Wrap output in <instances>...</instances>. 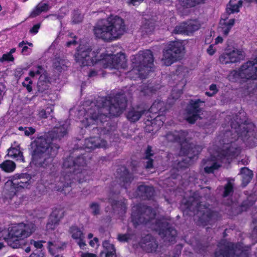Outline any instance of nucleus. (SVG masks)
Wrapping results in <instances>:
<instances>
[{
    "label": "nucleus",
    "mask_w": 257,
    "mask_h": 257,
    "mask_svg": "<svg viewBox=\"0 0 257 257\" xmlns=\"http://www.w3.org/2000/svg\"><path fill=\"white\" fill-rule=\"evenodd\" d=\"M254 125L251 123H239L237 125L231 123V130L226 132L225 137H231L229 139L226 138L223 140V145L221 150L214 153L211 152L212 157L215 155L218 163H229L230 160L237 156L240 152V147L237 145L241 142H244L249 147L255 146V137L254 135Z\"/></svg>",
    "instance_id": "obj_1"
},
{
    "label": "nucleus",
    "mask_w": 257,
    "mask_h": 257,
    "mask_svg": "<svg viewBox=\"0 0 257 257\" xmlns=\"http://www.w3.org/2000/svg\"><path fill=\"white\" fill-rule=\"evenodd\" d=\"M69 125L67 121L59 127L54 128L47 139L41 137L32 143L33 164L43 168L52 165L53 158L57 154L59 146L52 143L49 138L51 141L60 139L66 135Z\"/></svg>",
    "instance_id": "obj_2"
},
{
    "label": "nucleus",
    "mask_w": 257,
    "mask_h": 257,
    "mask_svg": "<svg viewBox=\"0 0 257 257\" xmlns=\"http://www.w3.org/2000/svg\"><path fill=\"white\" fill-rule=\"evenodd\" d=\"M76 62L81 67L99 64L105 68L119 70L126 66L125 56L122 53L116 55L100 53L98 49L92 51L87 44H80L74 55Z\"/></svg>",
    "instance_id": "obj_3"
},
{
    "label": "nucleus",
    "mask_w": 257,
    "mask_h": 257,
    "mask_svg": "<svg viewBox=\"0 0 257 257\" xmlns=\"http://www.w3.org/2000/svg\"><path fill=\"white\" fill-rule=\"evenodd\" d=\"M103 105L99 107L94 103L91 102L90 106L80 110V115L84 114L80 121L87 127L91 124H98L99 119L100 122L107 118V114L112 116L120 115L126 106V100L123 95H118L110 99L102 100Z\"/></svg>",
    "instance_id": "obj_4"
},
{
    "label": "nucleus",
    "mask_w": 257,
    "mask_h": 257,
    "mask_svg": "<svg viewBox=\"0 0 257 257\" xmlns=\"http://www.w3.org/2000/svg\"><path fill=\"white\" fill-rule=\"evenodd\" d=\"M133 210L132 221L136 226L144 224L149 228L158 232L159 235L165 237L169 241L174 240L176 235V231L169 226V223L166 219L156 218L155 211L151 208L145 206L141 207V210L137 213L135 211L138 210V207L134 206Z\"/></svg>",
    "instance_id": "obj_5"
},
{
    "label": "nucleus",
    "mask_w": 257,
    "mask_h": 257,
    "mask_svg": "<svg viewBox=\"0 0 257 257\" xmlns=\"http://www.w3.org/2000/svg\"><path fill=\"white\" fill-rule=\"evenodd\" d=\"M125 32L123 20L116 16L98 20L93 28L95 36L105 42L119 38Z\"/></svg>",
    "instance_id": "obj_6"
},
{
    "label": "nucleus",
    "mask_w": 257,
    "mask_h": 257,
    "mask_svg": "<svg viewBox=\"0 0 257 257\" xmlns=\"http://www.w3.org/2000/svg\"><path fill=\"white\" fill-rule=\"evenodd\" d=\"M36 230L32 223H20L12 224L0 231V238L6 241L8 245L13 248L22 247L25 239L29 237Z\"/></svg>",
    "instance_id": "obj_7"
},
{
    "label": "nucleus",
    "mask_w": 257,
    "mask_h": 257,
    "mask_svg": "<svg viewBox=\"0 0 257 257\" xmlns=\"http://www.w3.org/2000/svg\"><path fill=\"white\" fill-rule=\"evenodd\" d=\"M133 69L128 73L131 79H145L153 68L154 58L152 52L149 50L140 51L131 57Z\"/></svg>",
    "instance_id": "obj_8"
},
{
    "label": "nucleus",
    "mask_w": 257,
    "mask_h": 257,
    "mask_svg": "<svg viewBox=\"0 0 257 257\" xmlns=\"http://www.w3.org/2000/svg\"><path fill=\"white\" fill-rule=\"evenodd\" d=\"M228 77L232 81H237L238 78L243 80L257 79V58L244 63L238 71H232Z\"/></svg>",
    "instance_id": "obj_9"
},
{
    "label": "nucleus",
    "mask_w": 257,
    "mask_h": 257,
    "mask_svg": "<svg viewBox=\"0 0 257 257\" xmlns=\"http://www.w3.org/2000/svg\"><path fill=\"white\" fill-rule=\"evenodd\" d=\"M86 163V160L83 157H78L74 160L71 157H69L65 160L63 163V167L66 169H70V172H73L71 177L77 179L79 183L86 180V172L79 167H83Z\"/></svg>",
    "instance_id": "obj_10"
},
{
    "label": "nucleus",
    "mask_w": 257,
    "mask_h": 257,
    "mask_svg": "<svg viewBox=\"0 0 257 257\" xmlns=\"http://www.w3.org/2000/svg\"><path fill=\"white\" fill-rule=\"evenodd\" d=\"M184 47L179 41L170 42L163 51L162 63L166 66H170L183 56Z\"/></svg>",
    "instance_id": "obj_11"
},
{
    "label": "nucleus",
    "mask_w": 257,
    "mask_h": 257,
    "mask_svg": "<svg viewBox=\"0 0 257 257\" xmlns=\"http://www.w3.org/2000/svg\"><path fill=\"white\" fill-rule=\"evenodd\" d=\"M39 75L40 76L38 82V88L39 91L42 92L49 87V79L47 73L41 66H37L29 72V75L33 78Z\"/></svg>",
    "instance_id": "obj_12"
},
{
    "label": "nucleus",
    "mask_w": 257,
    "mask_h": 257,
    "mask_svg": "<svg viewBox=\"0 0 257 257\" xmlns=\"http://www.w3.org/2000/svg\"><path fill=\"white\" fill-rule=\"evenodd\" d=\"M244 57L242 51L237 49L226 50L219 57V61L222 64L236 63Z\"/></svg>",
    "instance_id": "obj_13"
},
{
    "label": "nucleus",
    "mask_w": 257,
    "mask_h": 257,
    "mask_svg": "<svg viewBox=\"0 0 257 257\" xmlns=\"http://www.w3.org/2000/svg\"><path fill=\"white\" fill-rule=\"evenodd\" d=\"M204 102L198 99L191 101L188 106L186 119L189 123H193L200 117L201 110L199 108L198 103Z\"/></svg>",
    "instance_id": "obj_14"
},
{
    "label": "nucleus",
    "mask_w": 257,
    "mask_h": 257,
    "mask_svg": "<svg viewBox=\"0 0 257 257\" xmlns=\"http://www.w3.org/2000/svg\"><path fill=\"white\" fill-rule=\"evenodd\" d=\"M85 148L89 151L96 148H106L108 146L107 142L99 137H90L85 140Z\"/></svg>",
    "instance_id": "obj_15"
},
{
    "label": "nucleus",
    "mask_w": 257,
    "mask_h": 257,
    "mask_svg": "<svg viewBox=\"0 0 257 257\" xmlns=\"http://www.w3.org/2000/svg\"><path fill=\"white\" fill-rule=\"evenodd\" d=\"M233 244H229L227 245V247L225 246V250L222 251H216L215 252V255L217 257H230L233 253L234 255H236L237 257H247V254L245 251L241 250L240 251V248H238L237 246L234 248Z\"/></svg>",
    "instance_id": "obj_16"
},
{
    "label": "nucleus",
    "mask_w": 257,
    "mask_h": 257,
    "mask_svg": "<svg viewBox=\"0 0 257 257\" xmlns=\"http://www.w3.org/2000/svg\"><path fill=\"white\" fill-rule=\"evenodd\" d=\"M69 233L79 247L81 249H84L86 244L84 240V234L82 231L77 226H72L69 229Z\"/></svg>",
    "instance_id": "obj_17"
},
{
    "label": "nucleus",
    "mask_w": 257,
    "mask_h": 257,
    "mask_svg": "<svg viewBox=\"0 0 257 257\" xmlns=\"http://www.w3.org/2000/svg\"><path fill=\"white\" fill-rule=\"evenodd\" d=\"M189 202L190 203V208L192 206L197 205V214H202V218L205 219L207 218L211 219L212 217V213L211 212L209 209L205 206H203L201 204H198V200L194 196L189 198Z\"/></svg>",
    "instance_id": "obj_18"
},
{
    "label": "nucleus",
    "mask_w": 257,
    "mask_h": 257,
    "mask_svg": "<svg viewBox=\"0 0 257 257\" xmlns=\"http://www.w3.org/2000/svg\"><path fill=\"white\" fill-rule=\"evenodd\" d=\"M64 211L61 209H55L51 214L46 227L48 230L54 229L63 217Z\"/></svg>",
    "instance_id": "obj_19"
},
{
    "label": "nucleus",
    "mask_w": 257,
    "mask_h": 257,
    "mask_svg": "<svg viewBox=\"0 0 257 257\" xmlns=\"http://www.w3.org/2000/svg\"><path fill=\"white\" fill-rule=\"evenodd\" d=\"M234 19H228L227 14H224L222 16L219 23V28L225 36L228 35L234 25Z\"/></svg>",
    "instance_id": "obj_20"
},
{
    "label": "nucleus",
    "mask_w": 257,
    "mask_h": 257,
    "mask_svg": "<svg viewBox=\"0 0 257 257\" xmlns=\"http://www.w3.org/2000/svg\"><path fill=\"white\" fill-rule=\"evenodd\" d=\"M187 136V133L184 131L180 132H175L174 133H170L168 134L166 136V139L169 142L177 141L181 143L182 146V150H184L185 145L184 141H186L185 137Z\"/></svg>",
    "instance_id": "obj_21"
},
{
    "label": "nucleus",
    "mask_w": 257,
    "mask_h": 257,
    "mask_svg": "<svg viewBox=\"0 0 257 257\" xmlns=\"http://www.w3.org/2000/svg\"><path fill=\"white\" fill-rule=\"evenodd\" d=\"M201 150V148L199 146H196L193 148L191 147L189 148V150L186 153L187 157L184 159V160L179 163L180 167H187L190 165V162L192 158H194L195 156L197 155Z\"/></svg>",
    "instance_id": "obj_22"
},
{
    "label": "nucleus",
    "mask_w": 257,
    "mask_h": 257,
    "mask_svg": "<svg viewBox=\"0 0 257 257\" xmlns=\"http://www.w3.org/2000/svg\"><path fill=\"white\" fill-rule=\"evenodd\" d=\"M204 171L205 172L210 173L217 169L220 166V163L215 158V155L212 157L211 160L204 161Z\"/></svg>",
    "instance_id": "obj_23"
},
{
    "label": "nucleus",
    "mask_w": 257,
    "mask_h": 257,
    "mask_svg": "<svg viewBox=\"0 0 257 257\" xmlns=\"http://www.w3.org/2000/svg\"><path fill=\"white\" fill-rule=\"evenodd\" d=\"M50 9L49 6L46 3H39L31 11L30 18H35L40 15L42 12H46Z\"/></svg>",
    "instance_id": "obj_24"
},
{
    "label": "nucleus",
    "mask_w": 257,
    "mask_h": 257,
    "mask_svg": "<svg viewBox=\"0 0 257 257\" xmlns=\"http://www.w3.org/2000/svg\"><path fill=\"white\" fill-rule=\"evenodd\" d=\"M145 112V111L140 107L133 108L128 112L127 118L130 121L135 122L140 118L142 114L144 113Z\"/></svg>",
    "instance_id": "obj_25"
},
{
    "label": "nucleus",
    "mask_w": 257,
    "mask_h": 257,
    "mask_svg": "<svg viewBox=\"0 0 257 257\" xmlns=\"http://www.w3.org/2000/svg\"><path fill=\"white\" fill-rule=\"evenodd\" d=\"M8 155L17 161H20L22 162H25L24 156L20 150L19 146H16L15 147H12L9 149Z\"/></svg>",
    "instance_id": "obj_26"
},
{
    "label": "nucleus",
    "mask_w": 257,
    "mask_h": 257,
    "mask_svg": "<svg viewBox=\"0 0 257 257\" xmlns=\"http://www.w3.org/2000/svg\"><path fill=\"white\" fill-rule=\"evenodd\" d=\"M165 109L166 107H165L164 102L159 100H157L153 103L149 111L147 112L146 114H147V116H150V113L154 114L157 113L159 111L163 112Z\"/></svg>",
    "instance_id": "obj_27"
},
{
    "label": "nucleus",
    "mask_w": 257,
    "mask_h": 257,
    "mask_svg": "<svg viewBox=\"0 0 257 257\" xmlns=\"http://www.w3.org/2000/svg\"><path fill=\"white\" fill-rule=\"evenodd\" d=\"M242 2L240 0L236 2L235 0H230L229 4L227 6L226 13L228 14L237 13L239 12V9L242 6Z\"/></svg>",
    "instance_id": "obj_28"
},
{
    "label": "nucleus",
    "mask_w": 257,
    "mask_h": 257,
    "mask_svg": "<svg viewBox=\"0 0 257 257\" xmlns=\"http://www.w3.org/2000/svg\"><path fill=\"white\" fill-rule=\"evenodd\" d=\"M165 120V119L164 116L158 115L151 121L149 119H148V125H149V123H150L151 124L152 126L153 127V128L151 130V131H157L161 126L163 125Z\"/></svg>",
    "instance_id": "obj_29"
},
{
    "label": "nucleus",
    "mask_w": 257,
    "mask_h": 257,
    "mask_svg": "<svg viewBox=\"0 0 257 257\" xmlns=\"http://www.w3.org/2000/svg\"><path fill=\"white\" fill-rule=\"evenodd\" d=\"M240 175L243 186H246L251 180L252 177V172L246 167L242 168L240 170Z\"/></svg>",
    "instance_id": "obj_30"
},
{
    "label": "nucleus",
    "mask_w": 257,
    "mask_h": 257,
    "mask_svg": "<svg viewBox=\"0 0 257 257\" xmlns=\"http://www.w3.org/2000/svg\"><path fill=\"white\" fill-rule=\"evenodd\" d=\"M187 26L188 35H192L200 27V24L197 20H190L186 22Z\"/></svg>",
    "instance_id": "obj_31"
},
{
    "label": "nucleus",
    "mask_w": 257,
    "mask_h": 257,
    "mask_svg": "<svg viewBox=\"0 0 257 257\" xmlns=\"http://www.w3.org/2000/svg\"><path fill=\"white\" fill-rule=\"evenodd\" d=\"M138 190L141 192L140 194L141 196H146L147 198H150L153 196L154 192V188L152 187L143 185L139 186Z\"/></svg>",
    "instance_id": "obj_32"
},
{
    "label": "nucleus",
    "mask_w": 257,
    "mask_h": 257,
    "mask_svg": "<svg viewBox=\"0 0 257 257\" xmlns=\"http://www.w3.org/2000/svg\"><path fill=\"white\" fill-rule=\"evenodd\" d=\"M0 167L6 172H12L15 169L16 164L12 161L7 160L0 164Z\"/></svg>",
    "instance_id": "obj_33"
},
{
    "label": "nucleus",
    "mask_w": 257,
    "mask_h": 257,
    "mask_svg": "<svg viewBox=\"0 0 257 257\" xmlns=\"http://www.w3.org/2000/svg\"><path fill=\"white\" fill-rule=\"evenodd\" d=\"M53 66L59 71L65 69L66 67V62L64 60L61 59L59 58H56L54 60Z\"/></svg>",
    "instance_id": "obj_34"
},
{
    "label": "nucleus",
    "mask_w": 257,
    "mask_h": 257,
    "mask_svg": "<svg viewBox=\"0 0 257 257\" xmlns=\"http://www.w3.org/2000/svg\"><path fill=\"white\" fill-rule=\"evenodd\" d=\"M187 30H188L187 26H186V22H184L178 25L173 30V33L175 34H184L188 35Z\"/></svg>",
    "instance_id": "obj_35"
},
{
    "label": "nucleus",
    "mask_w": 257,
    "mask_h": 257,
    "mask_svg": "<svg viewBox=\"0 0 257 257\" xmlns=\"http://www.w3.org/2000/svg\"><path fill=\"white\" fill-rule=\"evenodd\" d=\"M204 0H179V4L184 7H192L202 3Z\"/></svg>",
    "instance_id": "obj_36"
},
{
    "label": "nucleus",
    "mask_w": 257,
    "mask_h": 257,
    "mask_svg": "<svg viewBox=\"0 0 257 257\" xmlns=\"http://www.w3.org/2000/svg\"><path fill=\"white\" fill-rule=\"evenodd\" d=\"M114 210H120L121 213L125 212L126 206L124 201H116L112 204Z\"/></svg>",
    "instance_id": "obj_37"
},
{
    "label": "nucleus",
    "mask_w": 257,
    "mask_h": 257,
    "mask_svg": "<svg viewBox=\"0 0 257 257\" xmlns=\"http://www.w3.org/2000/svg\"><path fill=\"white\" fill-rule=\"evenodd\" d=\"M102 245L103 247V250L101 252V256L103 255V253L105 252H108L109 251H114V250H115L113 244L111 243L108 240H105L104 241H103Z\"/></svg>",
    "instance_id": "obj_38"
},
{
    "label": "nucleus",
    "mask_w": 257,
    "mask_h": 257,
    "mask_svg": "<svg viewBox=\"0 0 257 257\" xmlns=\"http://www.w3.org/2000/svg\"><path fill=\"white\" fill-rule=\"evenodd\" d=\"M32 181L31 179L25 180L24 179L18 181L15 184L17 185L18 188H28L31 186Z\"/></svg>",
    "instance_id": "obj_39"
},
{
    "label": "nucleus",
    "mask_w": 257,
    "mask_h": 257,
    "mask_svg": "<svg viewBox=\"0 0 257 257\" xmlns=\"http://www.w3.org/2000/svg\"><path fill=\"white\" fill-rule=\"evenodd\" d=\"M152 151L151 147L149 146L146 150V159L148 160L146 162V168L150 169L152 168L153 167V160L150 159V157L152 156V154L151 153Z\"/></svg>",
    "instance_id": "obj_40"
},
{
    "label": "nucleus",
    "mask_w": 257,
    "mask_h": 257,
    "mask_svg": "<svg viewBox=\"0 0 257 257\" xmlns=\"http://www.w3.org/2000/svg\"><path fill=\"white\" fill-rule=\"evenodd\" d=\"M48 110L46 111L44 109H42L39 110L38 113V116L41 118H46L48 117V115L50 114V112H53V108L52 107H48Z\"/></svg>",
    "instance_id": "obj_41"
},
{
    "label": "nucleus",
    "mask_w": 257,
    "mask_h": 257,
    "mask_svg": "<svg viewBox=\"0 0 257 257\" xmlns=\"http://www.w3.org/2000/svg\"><path fill=\"white\" fill-rule=\"evenodd\" d=\"M154 23L151 21H146V22L143 24L142 28L146 33H150L152 32L154 29Z\"/></svg>",
    "instance_id": "obj_42"
},
{
    "label": "nucleus",
    "mask_w": 257,
    "mask_h": 257,
    "mask_svg": "<svg viewBox=\"0 0 257 257\" xmlns=\"http://www.w3.org/2000/svg\"><path fill=\"white\" fill-rule=\"evenodd\" d=\"M48 247L49 251L53 254H54L56 250L60 248L59 245L57 244V243L51 241L48 242Z\"/></svg>",
    "instance_id": "obj_43"
},
{
    "label": "nucleus",
    "mask_w": 257,
    "mask_h": 257,
    "mask_svg": "<svg viewBox=\"0 0 257 257\" xmlns=\"http://www.w3.org/2000/svg\"><path fill=\"white\" fill-rule=\"evenodd\" d=\"M76 38L74 35L73 34H70L68 36V41L66 43V46L67 47H71V46L75 45L76 43Z\"/></svg>",
    "instance_id": "obj_44"
},
{
    "label": "nucleus",
    "mask_w": 257,
    "mask_h": 257,
    "mask_svg": "<svg viewBox=\"0 0 257 257\" xmlns=\"http://www.w3.org/2000/svg\"><path fill=\"white\" fill-rule=\"evenodd\" d=\"M146 246L147 247L148 250L149 251L152 252V251L156 250V249L158 246V245H157L156 241L153 239L152 241L148 242L146 244Z\"/></svg>",
    "instance_id": "obj_45"
},
{
    "label": "nucleus",
    "mask_w": 257,
    "mask_h": 257,
    "mask_svg": "<svg viewBox=\"0 0 257 257\" xmlns=\"http://www.w3.org/2000/svg\"><path fill=\"white\" fill-rule=\"evenodd\" d=\"M82 16L78 11L75 12L73 14L72 22L75 24L79 23L82 21Z\"/></svg>",
    "instance_id": "obj_46"
},
{
    "label": "nucleus",
    "mask_w": 257,
    "mask_h": 257,
    "mask_svg": "<svg viewBox=\"0 0 257 257\" xmlns=\"http://www.w3.org/2000/svg\"><path fill=\"white\" fill-rule=\"evenodd\" d=\"M90 207L93 214L97 215L99 213L100 207L97 203H92L90 205Z\"/></svg>",
    "instance_id": "obj_47"
},
{
    "label": "nucleus",
    "mask_w": 257,
    "mask_h": 257,
    "mask_svg": "<svg viewBox=\"0 0 257 257\" xmlns=\"http://www.w3.org/2000/svg\"><path fill=\"white\" fill-rule=\"evenodd\" d=\"M233 190L232 185L230 182L227 183L226 186L225 187L224 191L223 193V196L226 197L230 195L232 193Z\"/></svg>",
    "instance_id": "obj_48"
},
{
    "label": "nucleus",
    "mask_w": 257,
    "mask_h": 257,
    "mask_svg": "<svg viewBox=\"0 0 257 257\" xmlns=\"http://www.w3.org/2000/svg\"><path fill=\"white\" fill-rule=\"evenodd\" d=\"M32 81L29 77H26L23 83V86L27 88L29 92L31 91L32 90Z\"/></svg>",
    "instance_id": "obj_49"
},
{
    "label": "nucleus",
    "mask_w": 257,
    "mask_h": 257,
    "mask_svg": "<svg viewBox=\"0 0 257 257\" xmlns=\"http://www.w3.org/2000/svg\"><path fill=\"white\" fill-rule=\"evenodd\" d=\"M209 90L212 91V92H206V94L209 96L214 95L217 92L216 85L215 84H211L209 87Z\"/></svg>",
    "instance_id": "obj_50"
},
{
    "label": "nucleus",
    "mask_w": 257,
    "mask_h": 257,
    "mask_svg": "<svg viewBox=\"0 0 257 257\" xmlns=\"http://www.w3.org/2000/svg\"><path fill=\"white\" fill-rule=\"evenodd\" d=\"M14 57L11 53L5 54L3 57L0 58V62H4L5 61H13Z\"/></svg>",
    "instance_id": "obj_51"
},
{
    "label": "nucleus",
    "mask_w": 257,
    "mask_h": 257,
    "mask_svg": "<svg viewBox=\"0 0 257 257\" xmlns=\"http://www.w3.org/2000/svg\"><path fill=\"white\" fill-rule=\"evenodd\" d=\"M45 241H35L34 240H31L30 243L33 244L36 248L40 249L43 247V243Z\"/></svg>",
    "instance_id": "obj_52"
},
{
    "label": "nucleus",
    "mask_w": 257,
    "mask_h": 257,
    "mask_svg": "<svg viewBox=\"0 0 257 257\" xmlns=\"http://www.w3.org/2000/svg\"><path fill=\"white\" fill-rule=\"evenodd\" d=\"M35 130L32 127H26L24 131V134L27 136H29L31 135L34 134Z\"/></svg>",
    "instance_id": "obj_53"
},
{
    "label": "nucleus",
    "mask_w": 257,
    "mask_h": 257,
    "mask_svg": "<svg viewBox=\"0 0 257 257\" xmlns=\"http://www.w3.org/2000/svg\"><path fill=\"white\" fill-rule=\"evenodd\" d=\"M143 2V0H128L127 4L129 5L137 6Z\"/></svg>",
    "instance_id": "obj_54"
},
{
    "label": "nucleus",
    "mask_w": 257,
    "mask_h": 257,
    "mask_svg": "<svg viewBox=\"0 0 257 257\" xmlns=\"http://www.w3.org/2000/svg\"><path fill=\"white\" fill-rule=\"evenodd\" d=\"M118 240L120 241H127L129 238L127 234H119L118 235Z\"/></svg>",
    "instance_id": "obj_55"
},
{
    "label": "nucleus",
    "mask_w": 257,
    "mask_h": 257,
    "mask_svg": "<svg viewBox=\"0 0 257 257\" xmlns=\"http://www.w3.org/2000/svg\"><path fill=\"white\" fill-rule=\"evenodd\" d=\"M216 49L213 45H210L207 49V52L210 55H213Z\"/></svg>",
    "instance_id": "obj_56"
},
{
    "label": "nucleus",
    "mask_w": 257,
    "mask_h": 257,
    "mask_svg": "<svg viewBox=\"0 0 257 257\" xmlns=\"http://www.w3.org/2000/svg\"><path fill=\"white\" fill-rule=\"evenodd\" d=\"M103 254H104L105 257H116L115 255V250L114 251H108L105 252ZM100 257H103V255L101 256V253H100Z\"/></svg>",
    "instance_id": "obj_57"
},
{
    "label": "nucleus",
    "mask_w": 257,
    "mask_h": 257,
    "mask_svg": "<svg viewBox=\"0 0 257 257\" xmlns=\"http://www.w3.org/2000/svg\"><path fill=\"white\" fill-rule=\"evenodd\" d=\"M40 26L39 24L35 25L30 30V32L31 33L36 34V33H37L38 32V31H39V30L40 29Z\"/></svg>",
    "instance_id": "obj_58"
},
{
    "label": "nucleus",
    "mask_w": 257,
    "mask_h": 257,
    "mask_svg": "<svg viewBox=\"0 0 257 257\" xmlns=\"http://www.w3.org/2000/svg\"><path fill=\"white\" fill-rule=\"evenodd\" d=\"M81 257H97V256L95 253L85 252L81 253Z\"/></svg>",
    "instance_id": "obj_59"
},
{
    "label": "nucleus",
    "mask_w": 257,
    "mask_h": 257,
    "mask_svg": "<svg viewBox=\"0 0 257 257\" xmlns=\"http://www.w3.org/2000/svg\"><path fill=\"white\" fill-rule=\"evenodd\" d=\"M98 243V239L97 237H94L92 240L89 242V244L91 247H94L95 244Z\"/></svg>",
    "instance_id": "obj_60"
},
{
    "label": "nucleus",
    "mask_w": 257,
    "mask_h": 257,
    "mask_svg": "<svg viewBox=\"0 0 257 257\" xmlns=\"http://www.w3.org/2000/svg\"><path fill=\"white\" fill-rule=\"evenodd\" d=\"M70 179V177L69 175H68V176L65 177V184H64V185L65 187L69 186V185L71 186V183L69 182Z\"/></svg>",
    "instance_id": "obj_61"
},
{
    "label": "nucleus",
    "mask_w": 257,
    "mask_h": 257,
    "mask_svg": "<svg viewBox=\"0 0 257 257\" xmlns=\"http://www.w3.org/2000/svg\"><path fill=\"white\" fill-rule=\"evenodd\" d=\"M22 53L24 55H28L30 53L29 51V48L27 46H24L22 48Z\"/></svg>",
    "instance_id": "obj_62"
},
{
    "label": "nucleus",
    "mask_w": 257,
    "mask_h": 257,
    "mask_svg": "<svg viewBox=\"0 0 257 257\" xmlns=\"http://www.w3.org/2000/svg\"><path fill=\"white\" fill-rule=\"evenodd\" d=\"M222 41L223 39L222 38V37L218 36L215 39V44H217L222 43Z\"/></svg>",
    "instance_id": "obj_63"
},
{
    "label": "nucleus",
    "mask_w": 257,
    "mask_h": 257,
    "mask_svg": "<svg viewBox=\"0 0 257 257\" xmlns=\"http://www.w3.org/2000/svg\"><path fill=\"white\" fill-rule=\"evenodd\" d=\"M253 223L254 224V228L253 232L254 233L257 234V220H255L253 222Z\"/></svg>",
    "instance_id": "obj_64"
}]
</instances>
